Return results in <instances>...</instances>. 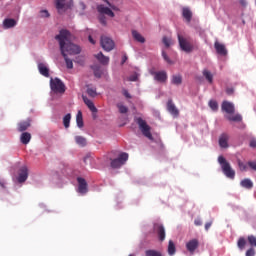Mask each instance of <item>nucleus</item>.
Listing matches in <instances>:
<instances>
[{
    "instance_id": "1",
    "label": "nucleus",
    "mask_w": 256,
    "mask_h": 256,
    "mask_svg": "<svg viewBox=\"0 0 256 256\" xmlns=\"http://www.w3.org/2000/svg\"><path fill=\"white\" fill-rule=\"evenodd\" d=\"M55 39L59 42L60 51L64 57L67 69H73V60L69 59L67 55H79L81 53V47L71 42V32L66 29L60 30Z\"/></svg>"
},
{
    "instance_id": "2",
    "label": "nucleus",
    "mask_w": 256,
    "mask_h": 256,
    "mask_svg": "<svg viewBox=\"0 0 256 256\" xmlns=\"http://www.w3.org/2000/svg\"><path fill=\"white\" fill-rule=\"evenodd\" d=\"M218 163H220L221 169L228 179H235V170H233L231 164L227 161V159H225V157L219 156Z\"/></svg>"
},
{
    "instance_id": "3",
    "label": "nucleus",
    "mask_w": 256,
    "mask_h": 256,
    "mask_svg": "<svg viewBox=\"0 0 256 256\" xmlns=\"http://www.w3.org/2000/svg\"><path fill=\"white\" fill-rule=\"evenodd\" d=\"M136 123L139 126V129L144 135V137H147V139H150V141H153V134H151V126L147 124V121L143 120V118L138 117L136 118Z\"/></svg>"
},
{
    "instance_id": "4",
    "label": "nucleus",
    "mask_w": 256,
    "mask_h": 256,
    "mask_svg": "<svg viewBox=\"0 0 256 256\" xmlns=\"http://www.w3.org/2000/svg\"><path fill=\"white\" fill-rule=\"evenodd\" d=\"M128 159L129 154L123 152L118 156V158L111 160L110 166L112 167V169H119L120 167H123L125 163H127Z\"/></svg>"
},
{
    "instance_id": "5",
    "label": "nucleus",
    "mask_w": 256,
    "mask_h": 256,
    "mask_svg": "<svg viewBox=\"0 0 256 256\" xmlns=\"http://www.w3.org/2000/svg\"><path fill=\"white\" fill-rule=\"evenodd\" d=\"M50 88L54 93H64L65 92V84L59 78H51L50 80Z\"/></svg>"
},
{
    "instance_id": "6",
    "label": "nucleus",
    "mask_w": 256,
    "mask_h": 256,
    "mask_svg": "<svg viewBox=\"0 0 256 256\" xmlns=\"http://www.w3.org/2000/svg\"><path fill=\"white\" fill-rule=\"evenodd\" d=\"M55 7L58 13H65V11L73 7V0L69 2H67V0H55Z\"/></svg>"
},
{
    "instance_id": "7",
    "label": "nucleus",
    "mask_w": 256,
    "mask_h": 256,
    "mask_svg": "<svg viewBox=\"0 0 256 256\" xmlns=\"http://www.w3.org/2000/svg\"><path fill=\"white\" fill-rule=\"evenodd\" d=\"M178 43L181 50L185 53H191L193 51V44L187 38L181 36V34H178Z\"/></svg>"
},
{
    "instance_id": "8",
    "label": "nucleus",
    "mask_w": 256,
    "mask_h": 256,
    "mask_svg": "<svg viewBox=\"0 0 256 256\" xmlns=\"http://www.w3.org/2000/svg\"><path fill=\"white\" fill-rule=\"evenodd\" d=\"M100 45L104 51H113L115 49V42L113 39L107 37V36H101L100 38Z\"/></svg>"
},
{
    "instance_id": "9",
    "label": "nucleus",
    "mask_w": 256,
    "mask_h": 256,
    "mask_svg": "<svg viewBox=\"0 0 256 256\" xmlns=\"http://www.w3.org/2000/svg\"><path fill=\"white\" fill-rule=\"evenodd\" d=\"M77 183H78V190H77L78 193H80V195H86L89 191L87 180H85V178L78 177Z\"/></svg>"
},
{
    "instance_id": "10",
    "label": "nucleus",
    "mask_w": 256,
    "mask_h": 256,
    "mask_svg": "<svg viewBox=\"0 0 256 256\" xmlns=\"http://www.w3.org/2000/svg\"><path fill=\"white\" fill-rule=\"evenodd\" d=\"M150 74L154 76V81H158V83L167 82L168 76L165 70L158 71V72L151 71Z\"/></svg>"
},
{
    "instance_id": "11",
    "label": "nucleus",
    "mask_w": 256,
    "mask_h": 256,
    "mask_svg": "<svg viewBox=\"0 0 256 256\" xmlns=\"http://www.w3.org/2000/svg\"><path fill=\"white\" fill-rule=\"evenodd\" d=\"M154 233L158 236L159 241H165V226L161 223H155L153 226Z\"/></svg>"
},
{
    "instance_id": "12",
    "label": "nucleus",
    "mask_w": 256,
    "mask_h": 256,
    "mask_svg": "<svg viewBox=\"0 0 256 256\" xmlns=\"http://www.w3.org/2000/svg\"><path fill=\"white\" fill-rule=\"evenodd\" d=\"M29 177V170L27 166H22L19 170L17 181L18 183H25Z\"/></svg>"
},
{
    "instance_id": "13",
    "label": "nucleus",
    "mask_w": 256,
    "mask_h": 256,
    "mask_svg": "<svg viewBox=\"0 0 256 256\" xmlns=\"http://www.w3.org/2000/svg\"><path fill=\"white\" fill-rule=\"evenodd\" d=\"M97 11L100 13V15H107L108 17H115V12L111 10V8L100 4L97 6Z\"/></svg>"
},
{
    "instance_id": "14",
    "label": "nucleus",
    "mask_w": 256,
    "mask_h": 256,
    "mask_svg": "<svg viewBox=\"0 0 256 256\" xmlns=\"http://www.w3.org/2000/svg\"><path fill=\"white\" fill-rule=\"evenodd\" d=\"M82 99L85 105L91 111L93 118L95 119V113H97V107H95V103H93V101L85 95H82Z\"/></svg>"
},
{
    "instance_id": "15",
    "label": "nucleus",
    "mask_w": 256,
    "mask_h": 256,
    "mask_svg": "<svg viewBox=\"0 0 256 256\" xmlns=\"http://www.w3.org/2000/svg\"><path fill=\"white\" fill-rule=\"evenodd\" d=\"M186 249L187 251H189V253H191V255H193V253H195V250L199 249V240L195 238L192 240H189L186 243Z\"/></svg>"
},
{
    "instance_id": "16",
    "label": "nucleus",
    "mask_w": 256,
    "mask_h": 256,
    "mask_svg": "<svg viewBox=\"0 0 256 256\" xmlns=\"http://www.w3.org/2000/svg\"><path fill=\"white\" fill-rule=\"evenodd\" d=\"M222 111L228 113V115H233L235 113V105L229 101H223L221 105Z\"/></svg>"
},
{
    "instance_id": "17",
    "label": "nucleus",
    "mask_w": 256,
    "mask_h": 256,
    "mask_svg": "<svg viewBox=\"0 0 256 256\" xmlns=\"http://www.w3.org/2000/svg\"><path fill=\"white\" fill-rule=\"evenodd\" d=\"M214 49L218 55H221L222 57L227 56V48L225 47V44H221L219 41H216L214 43Z\"/></svg>"
},
{
    "instance_id": "18",
    "label": "nucleus",
    "mask_w": 256,
    "mask_h": 256,
    "mask_svg": "<svg viewBox=\"0 0 256 256\" xmlns=\"http://www.w3.org/2000/svg\"><path fill=\"white\" fill-rule=\"evenodd\" d=\"M167 111L173 115V117H179V109L173 103V100H168Z\"/></svg>"
},
{
    "instance_id": "19",
    "label": "nucleus",
    "mask_w": 256,
    "mask_h": 256,
    "mask_svg": "<svg viewBox=\"0 0 256 256\" xmlns=\"http://www.w3.org/2000/svg\"><path fill=\"white\" fill-rule=\"evenodd\" d=\"M31 127V119H27L18 123V131L23 133V131H27Z\"/></svg>"
},
{
    "instance_id": "20",
    "label": "nucleus",
    "mask_w": 256,
    "mask_h": 256,
    "mask_svg": "<svg viewBox=\"0 0 256 256\" xmlns=\"http://www.w3.org/2000/svg\"><path fill=\"white\" fill-rule=\"evenodd\" d=\"M219 145L222 149H227L229 147V135L222 134L219 138Z\"/></svg>"
},
{
    "instance_id": "21",
    "label": "nucleus",
    "mask_w": 256,
    "mask_h": 256,
    "mask_svg": "<svg viewBox=\"0 0 256 256\" xmlns=\"http://www.w3.org/2000/svg\"><path fill=\"white\" fill-rule=\"evenodd\" d=\"M182 17L187 21V23H191V19H193V12L187 7L182 9Z\"/></svg>"
},
{
    "instance_id": "22",
    "label": "nucleus",
    "mask_w": 256,
    "mask_h": 256,
    "mask_svg": "<svg viewBox=\"0 0 256 256\" xmlns=\"http://www.w3.org/2000/svg\"><path fill=\"white\" fill-rule=\"evenodd\" d=\"M97 61L101 65L107 66V65H109V56H105V55H103V52H99L97 54Z\"/></svg>"
},
{
    "instance_id": "23",
    "label": "nucleus",
    "mask_w": 256,
    "mask_h": 256,
    "mask_svg": "<svg viewBox=\"0 0 256 256\" xmlns=\"http://www.w3.org/2000/svg\"><path fill=\"white\" fill-rule=\"evenodd\" d=\"M20 141L23 145H29V142L31 141V133L23 132L20 136Z\"/></svg>"
},
{
    "instance_id": "24",
    "label": "nucleus",
    "mask_w": 256,
    "mask_h": 256,
    "mask_svg": "<svg viewBox=\"0 0 256 256\" xmlns=\"http://www.w3.org/2000/svg\"><path fill=\"white\" fill-rule=\"evenodd\" d=\"M75 143L79 145V147H87V138L83 136H75Z\"/></svg>"
},
{
    "instance_id": "25",
    "label": "nucleus",
    "mask_w": 256,
    "mask_h": 256,
    "mask_svg": "<svg viewBox=\"0 0 256 256\" xmlns=\"http://www.w3.org/2000/svg\"><path fill=\"white\" fill-rule=\"evenodd\" d=\"M38 70H39V73H41L43 75V77H49V68H47V66H45V64L39 63Z\"/></svg>"
},
{
    "instance_id": "26",
    "label": "nucleus",
    "mask_w": 256,
    "mask_h": 256,
    "mask_svg": "<svg viewBox=\"0 0 256 256\" xmlns=\"http://www.w3.org/2000/svg\"><path fill=\"white\" fill-rule=\"evenodd\" d=\"M132 36L135 41H138V43H145V37L141 35L137 30H132Z\"/></svg>"
},
{
    "instance_id": "27",
    "label": "nucleus",
    "mask_w": 256,
    "mask_h": 256,
    "mask_svg": "<svg viewBox=\"0 0 256 256\" xmlns=\"http://www.w3.org/2000/svg\"><path fill=\"white\" fill-rule=\"evenodd\" d=\"M171 83L172 85H181L183 83V76L181 74L172 75Z\"/></svg>"
},
{
    "instance_id": "28",
    "label": "nucleus",
    "mask_w": 256,
    "mask_h": 256,
    "mask_svg": "<svg viewBox=\"0 0 256 256\" xmlns=\"http://www.w3.org/2000/svg\"><path fill=\"white\" fill-rule=\"evenodd\" d=\"M241 187L244 189H253V181L249 178H245L240 182Z\"/></svg>"
},
{
    "instance_id": "29",
    "label": "nucleus",
    "mask_w": 256,
    "mask_h": 256,
    "mask_svg": "<svg viewBox=\"0 0 256 256\" xmlns=\"http://www.w3.org/2000/svg\"><path fill=\"white\" fill-rule=\"evenodd\" d=\"M76 123H77V127H79V129H82V127L84 126L83 112H81V110H79L76 115Z\"/></svg>"
},
{
    "instance_id": "30",
    "label": "nucleus",
    "mask_w": 256,
    "mask_h": 256,
    "mask_svg": "<svg viewBox=\"0 0 256 256\" xmlns=\"http://www.w3.org/2000/svg\"><path fill=\"white\" fill-rule=\"evenodd\" d=\"M177 253V248L175 247V243L173 240H169L168 242V255L173 256Z\"/></svg>"
},
{
    "instance_id": "31",
    "label": "nucleus",
    "mask_w": 256,
    "mask_h": 256,
    "mask_svg": "<svg viewBox=\"0 0 256 256\" xmlns=\"http://www.w3.org/2000/svg\"><path fill=\"white\" fill-rule=\"evenodd\" d=\"M3 25L6 29H11V27L17 25V21H15V19H5Z\"/></svg>"
},
{
    "instance_id": "32",
    "label": "nucleus",
    "mask_w": 256,
    "mask_h": 256,
    "mask_svg": "<svg viewBox=\"0 0 256 256\" xmlns=\"http://www.w3.org/2000/svg\"><path fill=\"white\" fill-rule=\"evenodd\" d=\"M116 107H117L119 113H121L122 115L129 113V108L127 106L123 105V103H121V102L118 103L116 105Z\"/></svg>"
},
{
    "instance_id": "33",
    "label": "nucleus",
    "mask_w": 256,
    "mask_h": 256,
    "mask_svg": "<svg viewBox=\"0 0 256 256\" xmlns=\"http://www.w3.org/2000/svg\"><path fill=\"white\" fill-rule=\"evenodd\" d=\"M202 74L205 77V79L208 81V83H213V74L211 73V71L204 69Z\"/></svg>"
},
{
    "instance_id": "34",
    "label": "nucleus",
    "mask_w": 256,
    "mask_h": 256,
    "mask_svg": "<svg viewBox=\"0 0 256 256\" xmlns=\"http://www.w3.org/2000/svg\"><path fill=\"white\" fill-rule=\"evenodd\" d=\"M228 121H234V123H241L243 121V116L241 114H236L234 116H227Z\"/></svg>"
},
{
    "instance_id": "35",
    "label": "nucleus",
    "mask_w": 256,
    "mask_h": 256,
    "mask_svg": "<svg viewBox=\"0 0 256 256\" xmlns=\"http://www.w3.org/2000/svg\"><path fill=\"white\" fill-rule=\"evenodd\" d=\"M145 256H163V253H161V251L150 249L145 251Z\"/></svg>"
},
{
    "instance_id": "36",
    "label": "nucleus",
    "mask_w": 256,
    "mask_h": 256,
    "mask_svg": "<svg viewBox=\"0 0 256 256\" xmlns=\"http://www.w3.org/2000/svg\"><path fill=\"white\" fill-rule=\"evenodd\" d=\"M70 123H71V114L68 113L63 117V125L65 129H69Z\"/></svg>"
},
{
    "instance_id": "37",
    "label": "nucleus",
    "mask_w": 256,
    "mask_h": 256,
    "mask_svg": "<svg viewBox=\"0 0 256 256\" xmlns=\"http://www.w3.org/2000/svg\"><path fill=\"white\" fill-rule=\"evenodd\" d=\"M245 245H247V241L243 237H240L237 242V247L243 251V249H245Z\"/></svg>"
},
{
    "instance_id": "38",
    "label": "nucleus",
    "mask_w": 256,
    "mask_h": 256,
    "mask_svg": "<svg viewBox=\"0 0 256 256\" xmlns=\"http://www.w3.org/2000/svg\"><path fill=\"white\" fill-rule=\"evenodd\" d=\"M247 241L251 247H256V236L255 235H249L247 237Z\"/></svg>"
},
{
    "instance_id": "39",
    "label": "nucleus",
    "mask_w": 256,
    "mask_h": 256,
    "mask_svg": "<svg viewBox=\"0 0 256 256\" xmlns=\"http://www.w3.org/2000/svg\"><path fill=\"white\" fill-rule=\"evenodd\" d=\"M162 43H164L165 47H171V45H173V40L167 36H164L162 38Z\"/></svg>"
},
{
    "instance_id": "40",
    "label": "nucleus",
    "mask_w": 256,
    "mask_h": 256,
    "mask_svg": "<svg viewBox=\"0 0 256 256\" xmlns=\"http://www.w3.org/2000/svg\"><path fill=\"white\" fill-rule=\"evenodd\" d=\"M209 107L212 109V111H217L219 109V104L215 100H210Z\"/></svg>"
},
{
    "instance_id": "41",
    "label": "nucleus",
    "mask_w": 256,
    "mask_h": 256,
    "mask_svg": "<svg viewBox=\"0 0 256 256\" xmlns=\"http://www.w3.org/2000/svg\"><path fill=\"white\" fill-rule=\"evenodd\" d=\"M87 94L89 95V97L95 98V97H97V89L88 87Z\"/></svg>"
},
{
    "instance_id": "42",
    "label": "nucleus",
    "mask_w": 256,
    "mask_h": 256,
    "mask_svg": "<svg viewBox=\"0 0 256 256\" xmlns=\"http://www.w3.org/2000/svg\"><path fill=\"white\" fill-rule=\"evenodd\" d=\"M162 57L164 61H166V63H168L169 65H173L174 62L171 60V58H169L165 51H162Z\"/></svg>"
},
{
    "instance_id": "43",
    "label": "nucleus",
    "mask_w": 256,
    "mask_h": 256,
    "mask_svg": "<svg viewBox=\"0 0 256 256\" xmlns=\"http://www.w3.org/2000/svg\"><path fill=\"white\" fill-rule=\"evenodd\" d=\"M240 171H247V164L243 163L240 159L237 160Z\"/></svg>"
},
{
    "instance_id": "44",
    "label": "nucleus",
    "mask_w": 256,
    "mask_h": 256,
    "mask_svg": "<svg viewBox=\"0 0 256 256\" xmlns=\"http://www.w3.org/2000/svg\"><path fill=\"white\" fill-rule=\"evenodd\" d=\"M104 3H106L108 5V7H110V9H112V11H119V7L111 4V2H109V0H103Z\"/></svg>"
},
{
    "instance_id": "45",
    "label": "nucleus",
    "mask_w": 256,
    "mask_h": 256,
    "mask_svg": "<svg viewBox=\"0 0 256 256\" xmlns=\"http://www.w3.org/2000/svg\"><path fill=\"white\" fill-rule=\"evenodd\" d=\"M99 22L101 23V25H103L104 27L107 26V17L105 15H100L99 17Z\"/></svg>"
},
{
    "instance_id": "46",
    "label": "nucleus",
    "mask_w": 256,
    "mask_h": 256,
    "mask_svg": "<svg viewBox=\"0 0 256 256\" xmlns=\"http://www.w3.org/2000/svg\"><path fill=\"white\" fill-rule=\"evenodd\" d=\"M246 256H255V248L251 247L246 251Z\"/></svg>"
},
{
    "instance_id": "47",
    "label": "nucleus",
    "mask_w": 256,
    "mask_h": 256,
    "mask_svg": "<svg viewBox=\"0 0 256 256\" xmlns=\"http://www.w3.org/2000/svg\"><path fill=\"white\" fill-rule=\"evenodd\" d=\"M139 79V74L134 73L129 77V81H137Z\"/></svg>"
},
{
    "instance_id": "48",
    "label": "nucleus",
    "mask_w": 256,
    "mask_h": 256,
    "mask_svg": "<svg viewBox=\"0 0 256 256\" xmlns=\"http://www.w3.org/2000/svg\"><path fill=\"white\" fill-rule=\"evenodd\" d=\"M49 16H50L49 11L47 10L40 11V17H49Z\"/></svg>"
},
{
    "instance_id": "49",
    "label": "nucleus",
    "mask_w": 256,
    "mask_h": 256,
    "mask_svg": "<svg viewBox=\"0 0 256 256\" xmlns=\"http://www.w3.org/2000/svg\"><path fill=\"white\" fill-rule=\"evenodd\" d=\"M248 166L250 167V169H253V171H256V162L249 161Z\"/></svg>"
},
{
    "instance_id": "50",
    "label": "nucleus",
    "mask_w": 256,
    "mask_h": 256,
    "mask_svg": "<svg viewBox=\"0 0 256 256\" xmlns=\"http://www.w3.org/2000/svg\"><path fill=\"white\" fill-rule=\"evenodd\" d=\"M122 93H123L124 97H126V99H131V94H129V91L123 90Z\"/></svg>"
},
{
    "instance_id": "51",
    "label": "nucleus",
    "mask_w": 256,
    "mask_h": 256,
    "mask_svg": "<svg viewBox=\"0 0 256 256\" xmlns=\"http://www.w3.org/2000/svg\"><path fill=\"white\" fill-rule=\"evenodd\" d=\"M249 145L252 147V149H256V139H252Z\"/></svg>"
},
{
    "instance_id": "52",
    "label": "nucleus",
    "mask_w": 256,
    "mask_h": 256,
    "mask_svg": "<svg viewBox=\"0 0 256 256\" xmlns=\"http://www.w3.org/2000/svg\"><path fill=\"white\" fill-rule=\"evenodd\" d=\"M226 93L227 95H233V93H235V90L233 88H227Z\"/></svg>"
},
{
    "instance_id": "53",
    "label": "nucleus",
    "mask_w": 256,
    "mask_h": 256,
    "mask_svg": "<svg viewBox=\"0 0 256 256\" xmlns=\"http://www.w3.org/2000/svg\"><path fill=\"white\" fill-rule=\"evenodd\" d=\"M194 224H195L197 227H199V226L203 225V222L201 221V219H196V220L194 221Z\"/></svg>"
},
{
    "instance_id": "54",
    "label": "nucleus",
    "mask_w": 256,
    "mask_h": 256,
    "mask_svg": "<svg viewBox=\"0 0 256 256\" xmlns=\"http://www.w3.org/2000/svg\"><path fill=\"white\" fill-rule=\"evenodd\" d=\"M213 225V222H207L206 224H205V229H206V231H209V229H211V226Z\"/></svg>"
},
{
    "instance_id": "55",
    "label": "nucleus",
    "mask_w": 256,
    "mask_h": 256,
    "mask_svg": "<svg viewBox=\"0 0 256 256\" xmlns=\"http://www.w3.org/2000/svg\"><path fill=\"white\" fill-rule=\"evenodd\" d=\"M240 5H242V7H246L247 6V0H239Z\"/></svg>"
},
{
    "instance_id": "56",
    "label": "nucleus",
    "mask_w": 256,
    "mask_h": 256,
    "mask_svg": "<svg viewBox=\"0 0 256 256\" xmlns=\"http://www.w3.org/2000/svg\"><path fill=\"white\" fill-rule=\"evenodd\" d=\"M87 161H91V156L84 157V163H87Z\"/></svg>"
},
{
    "instance_id": "57",
    "label": "nucleus",
    "mask_w": 256,
    "mask_h": 256,
    "mask_svg": "<svg viewBox=\"0 0 256 256\" xmlns=\"http://www.w3.org/2000/svg\"><path fill=\"white\" fill-rule=\"evenodd\" d=\"M89 42L92 43V45H95V40H93V37L89 36Z\"/></svg>"
},
{
    "instance_id": "58",
    "label": "nucleus",
    "mask_w": 256,
    "mask_h": 256,
    "mask_svg": "<svg viewBox=\"0 0 256 256\" xmlns=\"http://www.w3.org/2000/svg\"><path fill=\"white\" fill-rule=\"evenodd\" d=\"M126 61H127V56H123L122 57V65H124L126 63Z\"/></svg>"
},
{
    "instance_id": "59",
    "label": "nucleus",
    "mask_w": 256,
    "mask_h": 256,
    "mask_svg": "<svg viewBox=\"0 0 256 256\" xmlns=\"http://www.w3.org/2000/svg\"><path fill=\"white\" fill-rule=\"evenodd\" d=\"M103 73H105V71H99V69H98V72H97V77L99 78V77H101V75H103Z\"/></svg>"
},
{
    "instance_id": "60",
    "label": "nucleus",
    "mask_w": 256,
    "mask_h": 256,
    "mask_svg": "<svg viewBox=\"0 0 256 256\" xmlns=\"http://www.w3.org/2000/svg\"><path fill=\"white\" fill-rule=\"evenodd\" d=\"M1 187L5 188V183L0 182Z\"/></svg>"
},
{
    "instance_id": "61",
    "label": "nucleus",
    "mask_w": 256,
    "mask_h": 256,
    "mask_svg": "<svg viewBox=\"0 0 256 256\" xmlns=\"http://www.w3.org/2000/svg\"><path fill=\"white\" fill-rule=\"evenodd\" d=\"M94 75H95V77H97V71L96 70H94Z\"/></svg>"
}]
</instances>
